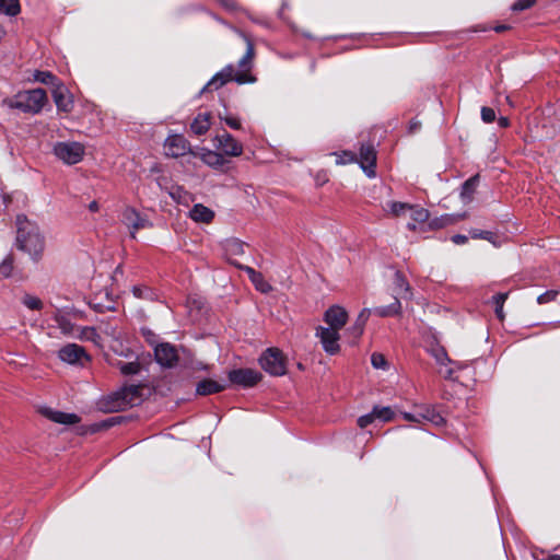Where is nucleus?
Segmentation results:
<instances>
[{"label":"nucleus","instance_id":"obj_1","mask_svg":"<svg viewBox=\"0 0 560 560\" xmlns=\"http://www.w3.org/2000/svg\"><path fill=\"white\" fill-rule=\"evenodd\" d=\"M235 32L246 43V51L238 61V70L236 71L234 66L228 65L209 80L201 92L206 90H217L229 81H235L238 84L254 83L256 81V78L249 73L255 55L254 45L244 33L240 31Z\"/></svg>","mask_w":560,"mask_h":560},{"label":"nucleus","instance_id":"obj_2","mask_svg":"<svg viewBox=\"0 0 560 560\" xmlns=\"http://www.w3.org/2000/svg\"><path fill=\"white\" fill-rule=\"evenodd\" d=\"M16 225L18 248L36 259L44 249V238L38 226L34 222L30 221L25 215H18Z\"/></svg>","mask_w":560,"mask_h":560},{"label":"nucleus","instance_id":"obj_3","mask_svg":"<svg viewBox=\"0 0 560 560\" xmlns=\"http://www.w3.org/2000/svg\"><path fill=\"white\" fill-rule=\"evenodd\" d=\"M47 101V95L43 89H33L22 91L12 97L5 98L3 104L10 108L19 109L23 113H39Z\"/></svg>","mask_w":560,"mask_h":560},{"label":"nucleus","instance_id":"obj_4","mask_svg":"<svg viewBox=\"0 0 560 560\" xmlns=\"http://www.w3.org/2000/svg\"><path fill=\"white\" fill-rule=\"evenodd\" d=\"M382 209L386 215L405 221L407 229L415 231L418 228L420 209L417 205L389 200L382 205Z\"/></svg>","mask_w":560,"mask_h":560},{"label":"nucleus","instance_id":"obj_5","mask_svg":"<svg viewBox=\"0 0 560 560\" xmlns=\"http://www.w3.org/2000/svg\"><path fill=\"white\" fill-rule=\"evenodd\" d=\"M425 351L434 359L438 373L444 378L452 380L455 369H462V364L452 361L445 348L440 345L435 337H431L425 341Z\"/></svg>","mask_w":560,"mask_h":560},{"label":"nucleus","instance_id":"obj_6","mask_svg":"<svg viewBox=\"0 0 560 560\" xmlns=\"http://www.w3.org/2000/svg\"><path fill=\"white\" fill-rule=\"evenodd\" d=\"M55 155L68 165L79 163L84 155V147L75 141H61L54 145Z\"/></svg>","mask_w":560,"mask_h":560},{"label":"nucleus","instance_id":"obj_7","mask_svg":"<svg viewBox=\"0 0 560 560\" xmlns=\"http://www.w3.org/2000/svg\"><path fill=\"white\" fill-rule=\"evenodd\" d=\"M113 405L110 411L135 406L141 400V387L139 385H126L110 397Z\"/></svg>","mask_w":560,"mask_h":560},{"label":"nucleus","instance_id":"obj_8","mask_svg":"<svg viewBox=\"0 0 560 560\" xmlns=\"http://www.w3.org/2000/svg\"><path fill=\"white\" fill-rule=\"evenodd\" d=\"M260 366L270 375L281 376L287 372L282 352L277 348L267 349L259 358Z\"/></svg>","mask_w":560,"mask_h":560},{"label":"nucleus","instance_id":"obj_9","mask_svg":"<svg viewBox=\"0 0 560 560\" xmlns=\"http://www.w3.org/2000/svg\"><path fill=\"white\" fill-rule=\"evenodd\" d=\"M121 222L130 231V236L136 238V233L141 229L150 228L151 222L141 215L135 208L126 207L121 213Z\"/></svg>","mask_w":560,"mask_h":560},{"label":"nucleus","instance_id":"obj_10","mask_svg":"<svg viewBox=\"0 0 560 560\" xmlns=\"http://www.w3.org/2000/svg\"><path fill=\"white\" fill-rule=\"evenodd\" d=\"M213 145L223 155L240 156L243 153V145L229 132L217 135L212 139Z\"/></svg>","mask_w":560,"mask_h":560},{"label":"nucleus","instance_id":"obj_11","mask_svg":"<svg viewBox=\"0 0 560 560\" xmlns=\"http://www.w3.org/2000/svg\"><path fill=\"white\" fill-rule=\"evenodd\" d=\"M316 337L319 338L322 347L327 354L334 355L339 352V331L332 328L318 326L316 328Z\"/></svg>","mask_w":560,"mask_h":560},{"label":"nucleus","instance_id":"obj_12","mask_svg":"<svg viewBox=\"0 0 560 560\" xmlns=\"http://www.w3.org/2000/svg\"><path fill=\"white\" fill-rule=\"evenodd\" d=\"M58 357L61 361L73 365H83L85 361L90 360L84 348L77 343H68L62 347L58 352Z\"/></svg>","mask_w":560,"mask_h":560},{"label":"nucleus","instance_id":"obj_13","mask_svg":"<svg viewBox=\"0 0 560 560\" xmlns=\"http://www.w3.org/2000/svg\"><path fill=\"white\" fill-rule=\"evenodd\" d=\"M261 378V374L253 369H235L229 372L231 383L243 387H252Z\"/></svg>","mask_w":560,"mask_h":560},{"label":"nucleus","instance_id":"obj_14","mask_svg":"<svg viewBox=\"0 0 560 560\" xmlns=\"http://www.w3.org/2000/svg\"><path fill=\"white\" fill-rule=\"evenodd\" d=\"M156 362L164 368H172L178 360L177 351L171 343H159L154 347Z\"/></svg>","mask_w":560,"mask_h":560},{"label":"nucleus","instance_id":"obj_15","mask_svg":"<svg viewBox=\"0 0 560 560\" xmlns=\"http://www.w3.org/2000/svg\"><path fill=\"white\" fill-rule=\"evenodd\" d=\"M365 175L375 177L376 152L372 144H362L358 161Z\"/></svg>","mask_w":560,"mask_h":560},{"label":"nucleus","instance_id":"obj_16","mask_svg":"<svg viewBox=\"0 0 560 560\" xmlns=\"http://www.w3.org/2000/svg\"><path fill=\"white\" fill-rule=\"evenodd\" d=\"M324 320L328 325L326 328L339 331L348 320V312L340 305H332L325 312Z\"/></svg>","mask_w":560,"mask_h":560},{"label":"nucleus","instance_id":"obj_17","mask_svg":"<svg viewBox=\"0 0 560 560\" xmlns=\"http://www.w3.org/2000/svg\"><path fill=\"white\" fill-rule=\"evenodd\" d=\"M164 149L167 156L178 158L187 153L189 143L183 136L173 135L166 138Z\"/></svg>","mask_w":560,"mask_h":560},{"label":"nucleus","instance_id":"obj_18","mask_svg":"<svg viewBox=\"0 0 560 560\" xmlns=\"http://www.w3.org/2000/svg\"><path fill=\"white\" fill-rule=\"evenodd\" d=\"M194 155L198 156L206 165L214 170H221L228 163L222 153L207 148H201L197 153H194Z\"/></svg>","mask_w":560,"mask_h":560},{"label":"nucleus","instance_id":"obj_19","mask_svg":"<svg viewBox=\"0 0 560 560\" xmlns=\"http://www.w3.org/2000/svg\"><path fill=\"white\" fill-rule=\"evenodd\" d=\"M52 97L55 101V104L59 110L62 112H70L73 107V100L71 95L69 94L68 89L62 85L58 84L52 90Z\"/></svg>","mask_w":560,"mask_h":560},{"label":"nucleus","instance_id":"obj_20","mask_svg":"<svg viewBox=\"0 0 560 560\" xmlns=\"http://www.w3.org/2000/svg\"><path fill=\"white\" fill-rule=\"evenodd\" d=\"M52 318L57 325V328L60 330L62 335L71 338L74 337L78 326L71 322L68 314L58 310L54 314Z\"/></svg>","mask_w":560,"mask_h":560},{"label":"nucleus","instance_id":"obj_21","mask_svg":"<svg viewBox=\"0 0 560 560\" xmlns=\"http://www.w3.org/2000/svg\"><path fill=\"white\" fill-rule=\"evenodd\" d=\"M43 413L51 421L61 424H75L80 421V418L75 413H67L49 408H45Z\"/></svg>","mask_w":560,"mask_h":560},{"label":"nucleus","instance_id":"obj_22","mask_svg":"<svg viewBox=\"0 0 560 560\" xmlns=\"http://www.w3.org/2000/svg\"><path fill=\"white\" fill-rule=\"evenodd\" d=\"M213 217L214 212L201 203H196L189 211V218L199 223H209Z\"/></svg>","mask_w":560,"mask_h":560},{"label":"nucleus","instance_id":"obj_23","mask_svg":"<svg viewBox=\"0 0 560 560\" xmlns=\"http://www.w3.org/2000/svg\"><path fill=\"white\" fill-rule=\"evenodd\" d=\"M422 420L431 422L436 427H441L445 423V418L442 415L439 406H428L422 410Z\"/></svg>","mask_w":560,"mask_h":560},{"label":"nucleus","instance_id":"obj_24","mask_svg":"<svg viewBox=\"0 0 560 560\" xmlns=\"http://www.w3.org/2000/svg\"><path fill=\"white\" fill-rule=\"evenodd\" d=\"M112 365L118 369L122 375H136L141 371V364L138 362V357L136 359H130L129 362L117 360L112 362Z\"/></svg>","mask_w":560,"mask_h":560},{"label":"nucleus","instance_id":"obj_25","mask_svg":"<svg viewBox=\"0 0 560 560\" xmlns=\"http://www.w3.org/2000/svg\"><path fill=\"white\" fill-rule=\"evenodd\" d=\"M225 388H226L225 383H220V382L212 381V380H205V381H201L197 385L196 390H197V394H199V395H210V394L222 392Z\"/></svg>","mask_w":560,"mask_h":560},{"label":"nucleus","instance_id":"obj_26","mask_svg":"<svg viewBox=\"0 0 560 560\" xmlns=\"http://www.w3.org/2000/svg\"><path fill=\"white\" fill-rule=\"evenodd\" d=\"M479 184V175H474L468 178L462 185L460 198L465 203H468L472 200L474 194L476 192L477 186Z\"/></svg>","mask_w":560,"mask_h":560},{"label":"nucleus","instance_id":"obj_27","mask_svg":"<svg viewBox=\"0 0 560 560\" xmlns=\"http://www.w3.org/2000/svg\"><path fill=\"white\" fill-rule=\"evenodd\" d=\"M190 128L198 136L205 135L210 128V114H199L191 122Z\"/></svg>","mask_w":560,"mask_h":560},{"label":"nucleus","instance_id":"obj_28","mask_svg":"<svg viewBox=\"0 0 560 560\" xmlns=\"http://www.w3.org/2000/svg\"><path fill=\"white\" fill-rule=\"evenodd\" d=\"M73 338L83 341H92L95 345L100 343V335L96 332V329L91 326H78V329Z\"/></svg>","mask_w":560,"mask_h":560},{"label":"nucleus","instance_id":"obj_29","mask_svg":"<svg viewBox=\"0 0 560 560\" xmlns=\"http://www.w3.org/2000/svg\"><path fill=\"white\" fill-rule=\"evenodd\" d=\"M400 307L401 305L399 300L395 298L390 304L386 306L373 307L372 311L374 315H377L380 317H389L397 315L400 312Z\"/></svg>","mask_w":560,"mask_h":560},{"label":"nucleus","instance_id":"obj_30","mask_svg":"<svg viewBox=\"0 0 560 560\" xmlns=\"http://www.w3.org/2000/svg\"><path fill=\"white\" fill-rule=\"evenodd\" d=\"M466 218V213L458 214H444L430 223V226L434 229L444 228L451 224H455Z\"/></svg>","mask_w":560,"mask_h":560},{"label":"nucleus","instance_id":"obj_31","mask_svg":"<svg viewBox=\"0 0 560 560\" xmlns=\"http://www.w3.org/2000/svg\"><path fill=\"white\" fill-rule=\"evenodd\" d=\"M224 249L229 256H240L244 254V243L237 238H230L225 241Z\"/></svg>","mask_w":560,"mask_h":560},{"label":"nucleus","instance_id":"obj_32","mask_svg":"<svg viewBox=\"0 0 560 560\" xmlns=\"http://www.w3.org/2000/svg\"><path fill=\"white\" fill-rule=\"evenodd\" d=\"M0 11L10 16H15L20 12L19 0H0Z\"/></svg>","mask_w":560,"mask_h":560},{"label":"nucleus","instance_id":"obj_33","mask_svg":"<svg viewBox=\"0 0 560 560\" xmlns=\"http://www.w3.org/2000/svg\"><path fill=\"white\" fill-rule=\"evenodd\" d=\"M218 116L220 120L224 121L230 128L235 130L241 129L242 125L240 119L236 116L229 114L228 109L219 112Z\"/></svg>","mask_w":560,"mask_h":560},{"label":"nucleus","instance_id":"obj_34","mask_svg":"<svg viewBox=\"0 0 560 560\" xmlns=\"http://www.w3.org/2000/svg\"><path fill=\"white\" fill-rule=\"evenodd\" d=\"M509 293H498L492 296V302L495 305V315L500 320L504 319L503 304L508 299Z\"/></svg>","mask_w":560,"mask_h":560},{"label":"nucleus","instance_id":"obj_35","mask_svg":"<svg viewBox=\"0 0 560 560\" xmlns=\"http://www.w3.org/2000/svg\"><path fill=\"white\" fill-rule=\"evenodd\" d=\"M374 415L377 420L382 422L390 421L394 417V411L389 407H374Z\"/></svg>","mask_w":560,"mask_h":560},{"label":"nucleus","instance_id":"obj_36","mask_svg":"<svg viewBox=\"0 0 560 560\" xmlns=\"http://www.w3.org/2000/svg\"><path fill=\"white\" fill-rule=\"evenodd\" d=\"M334 155H336V163L339 165L354 163L358 161L355 153L352 151H342L340 153H334Z\"/></svg>","mask_w":560,"mask_h":560},{"label":"nucleus","instance_id":"obj_37","mask_svg":"<svg viewBox=\"0 0 560 560\" xmlns=\"http://www.w3.org/2000/svg\"><path fill=\"white\" fill-rule=\"evenodd\" d=\"M133 295L139 299L155 300L156 293L148 287H133Z\"/></svg>","mask_w":560,"mask_h":560},{"label":"nucleus","instance_id":"obj_38","mask_svg":"<svg viewBox=\"0 0 560 560\" xmlns=\"http://www.w3.org/2000/svg\"><path fill=\"white\" fill-rule=\"evenodd\" d=\"M116 342H117V345L112 346V349L114 350V352L117 355L124 357L127 359H136L137 358V354L130 348H125L121 342H118V340H116Z\"/></svg>","mask_w":560,"mask_h":560},{"label":"nucleus","instance_id":"obj_39","mask_svg":"<svg viewBox=\"0 0 560 560\" xmlns=\"http://www.w3.org/2000/svg\"><path fill=\"white\" fill-rule=\"evenodd\" d=\"M121 421H122V417H120V416L110 417L100 423H95L93 425V431H98L102 429L110 428L115 424L121 423Z\"/></svg>","mask_w":560,"mask_h":560},{"label":"nucleus","instance_id":"obj_40","mask_svg":"<svg viewBox=\"0 0 560 560\" xmlns=\"http://www.w3.org/2000/svg\"><path fill=\"white\" fill-rule=\"evenodd\" d=\"M252 282L255 288L262 293H267L271 290V285L264 279L261 273H258L257 278H253Z\"/></svg>","mask_w":560,"mask_h":560},{"label":"nucleus","instance_id":"obj_41","mask_svg":"<svg viewBox=\"0 0 560 560\" xmlns=\"http://www.w3.org/2000/svg\"><path fill=\"white\" fill-rule=\"evenodd\" d=\"M22 302L30 310H40L43 306V303L38 298L30 294L24 295Z\"/></svg>","mask_w":560,"mask_h":560},{"label":"nucleus","instance_id":"obj_42","mask_svg":"<svg viewBox=\"0 0 560 560\" xmlns=\"http://www.w3.org/2000/svg\"><path fill=\"white\" fill-rule=\"evenodd\" d=\"M34 80L44 84L52 83L55 77L49 71H36L34 73Z\"/></svg>","mask_w":560,"mask_h":560},{"label":"nucleus","instance_id":"obj_43","mask_svg":"<svg viewBox=\"0 0 560 560\" xmlns=\"http://www.w3.org/2000/svg\"><path fill=\"white\" fill-rule=\"evenodd\" d=\"M371 363L374 369H385L387 366V361L381 353H373L371 357Z\"/></svg>","mask_w":560,"mask_h":560},{"label":"nucleus","instance_id":"obj_44","mask_svg":"<svg viewBox=\"0 0 560 560\" xmlns=\"http://www.w3.org/2000/svg\"><path fill=\"white\" fill-rule=\"evenodd\" d=\"M559 292L557 290H549L537 298L538 304H546L555 301Z\"/></svg>","mask_w":560,"mask_h":560},{"label":"nucleus","instance_id":"obj_45","mask_svg":"<svg viewBox=\"0 0 560 560\" xmlns=\"http://www.w3.org/2000/svg\"><path fill=\"white\" fill-rule=\"evenodd\" d=\"M364 331V326L361 325L358 322H354V324L348 328L347 332L350 337H352L354 340L359 339Z\"/></svg>","mask_w":560,"mask_h":560},{"label":"nucleus","instance_id":"obj_46","mask_svg":"<svg viewBox=\"0 0 560 560\" xmlns=\"http://www.w3.org/2000/svg\"><path fill=\"white\" fill-rule=\"evenodd\" d=\"M13 264L10 258L4 259L0 265V277L8 278L12 273Z\"/></svg>","mask_w":560,"mask_h":560},{"label":"nucleus","instance_id":"obj_47","mask_svg":"<svg viewBox=\"0 0 560 560\" xmlns=\"http://www.w3.org/2000/svg\"><path fill=\"white\" fill-rule=\"evenodd\" d=\"M376 420V417L374 415V408L372 409L371 412L366 413V415H363L361 416L359 419H358V425L360 428H365L368 427L369 424L373 423L374 421Z\"/></svg>","mask_w":560,"mask_h":560},{"label":"nucleus","instance_id":"obj_48","mask_svg":"<svg viewBox=\"0 0 560 560\" xmlns=\"http://www.w3.org/2000/svg\"><path fill=\"white\" fill-rule=\"evenodd\" d=\"M481 119L486 124H490V122L494 121L495 120V112H494V109L491 108V107L483 106L481 108Z\"/></svg>","mask_w":560,"mask_h":560},{"label":"nucleus","instance_id":"obj_49","mask_svg":"<svg viewBox=\"0 0 560 560\" xmlns=\"http://www.w3.org/2000/svg\"><path fill=\"white\" fill-rule=\"evenodd\" d=\"M536 0H517L513 5V11H524L526 9H529L532 5H534Z\"/></svg>","mask_w":560,"mask_h":560},{"label":"nucleus","instance_id":"obj_50","mask_svg":"<svg viewBox=\"0 0 560 560\" xmlns=\"http://www.w3.org/2000/svg\"><path fill=\"white\" fill-rule=\"evenodd\" d=\"M373 314V311L372 308L370 307H365L363 308L360 314L358 315L355 322L360 323L361 325H363L365 327V324L369 319V317Z\"/></svg>","mask_w":560,"mask_h":560},{"label":"nucleus","instance_id":"obj_51","mask_svg":"<svg viewBox=\"0 0 560 560\" xmlns=\"http://www.w3.org/2000/svg\"><path fill=\"white\" fill-rule=\"evenodd\" d=\"M231 264H233L235 267H237L240 269H243L248 275L250 280L253 278H257V275L259 273L256 270H254L252 267L243 266V265H240V264H237L235 261H232V260H231Z\"/></svg>","mask_w":560,"mask_h":560},{"label":"nucleus","instance_id":"obj_52","mask_svg":"<svg viewBox=\"0 0 560 560\" xmlns=\"http://www.w3.org/2000/svg\"><path fill=\"white\" fill-rule=\"evenodd\" d=\"M492 236H493V234L489 231L471 232V237H474V238H482V240L490 241Z\"/></svg>","mask_w":560,"mask_h":560},{"label":"nucleus","instance_id":"obj_53","mask_svg":"<svg viewBox=\"0 0 560 560\" xmlns=\"http://www.w3.org/2000/svg\"><path fill=\"white\" fill-rule=\"evenodd\" d=\"M396 281H397V284L399 285L400 290L404 289L406 292H408V290H409L408 284L405 282V280L400 276V273H396Z\"/></svg>","mask_w":560,"mask_h":560},{"label":"nucleus","instance_id":"obj_54","mask_svg":"<svg viewBox=\"0 0 560 560\" xmlns=\"http://www.w3.org/2000/svg\"><path fill=\"white\" fill-rule=\"evenodd\" d=\"M452 240L455 244H465L468 237L466 235L456 234L452 237Z\"/></svg>","mask_w":560,"mask_h":560},{"label":"nucleus","instance_id":"obj_55","mask_svg":"<svg viewBox=\"0 0 560 560\" xmlns=\"http://www.w3.org/2000/svg\"><path fill=\"white\" fill-rule=\"evenodd\" d=\"M498 124H499V126H500L501 128H506V127H509V125H510V120H509V118H506V117H500V118L498 119Z\"/></svg>","mask_w":560,"mask_h":560},{"label":"nucleus","instance_id":"obj_56","mask_svg":"<svg viewBox=\"0 0 560 560\" xmlns=\"http://www.w3.org/2000/svg\"><path fill=\"white\" fill-rule=\"evenodd\" d=\"M105 332L117 340L118 334H117V331H116V329L114 327H107L105 329Z\"/></svg>","mask_w":560,"mask_h":560},{"label":"nucleus","instance_id":"obj_57","mask_svg":"<svg viewBox=\"0 0 560 560\" xmlns=\"http://www.w3.org/2000/svg\"><path fill=\"white\" fill-rule=\"evenodd\" d=\"M98 203L97 201L93 200L89 203V210L92 211V212H96L98 211Z\"/></svg>","mask_w":560,"mask_h":560},{"label":"nucleus","instance_id":"obj_58","mask_svg":"<svg viewBox=\"0 0 560 560\" xmlns=\"http://www.w3.org/2000/svg\"><path fill=\"white\" fill-rule=\"evenodd\" d=\"M402 416H404V419L407 421H417V418L409 412H404Z\"/></svg>","mask_w":560,"mask_h":560},{"label":"nucleus","instance_id":"obj_59","mask_svg":"<svg viewBox=\"0 0 560 560\" xmlns=\"http://www.w3.org/2000/svg\"><path fill=\"white\" fill-rule=\"evenodd\" d=\"M421 213H422V222L429 220L430 214H429L428 210L422 209Z\"/></svg>","mask_w":560,"mask_h":560},{"label":"nucleus","instance_id":"obj_60","mask_svg":"<svg viewBox=\"0 0 560 560\" xmlns=\"http://www.w3.org/2000/svg\"><path fill=\"white\" fill-rule=\"evenodd\" d=\"M325 182H327V178H326V176H325V175H324L323 177L317 176V184H318V185H322V184H324Z\"/></svg>","mask_w":560,"mask_h":560},{"label":"nucleus","instance_id":"obj_61","mask_svg":"<svg viewBox=\"0 0 560 560\" xmlns=\"http://www.w3.org/2000/svg\"><path fill=\"white\" fill-rule=\"evenodd\" d=\"M504 30H506L505 25H501V26L497 27V32H503Z\"/></svg>","mask_w":560,"mask_h":560},{"label":"nucleus","instance_id":"obj_62","mask_svg":"<svg viewBox=\"0 0 560 560\" xmlns=\"http://www.w3.org/2000/svg\"><path fill=\"white\" fill-rule=\"evenodd\" d=\"M5 32L4 30L2 28V26H0V39L4 36Z\"/></svg>","mask_w":560,"mask_h":560},{"label":"nucleus","instance_id":"obj_63","mask_svg":"<svg viewBox=\"0 0 560 560\" xmlns=\"http://www.w3.org/2000/svg\"><path fill=\"white\" fill-rule=\"evenodd\" d=\"M399 430L402 432L410 431V427H401V428H399Z\"/></svg>","mask_w":560,"mask_h":560},{"label":"nucleus","instance_id":"obj_64","mask_svg":"<svg viewBox=\"0 0 560 560\" xmlns=\"http://www.w3.org/2000/svg\"><path fill=\"white\" fill-rule=\"evenodd\" d=\"M303 36H305L307 38H312V36L308 33H303Z\"/></svg>","mask_w":560,"mask_h":560}]
</instances>
